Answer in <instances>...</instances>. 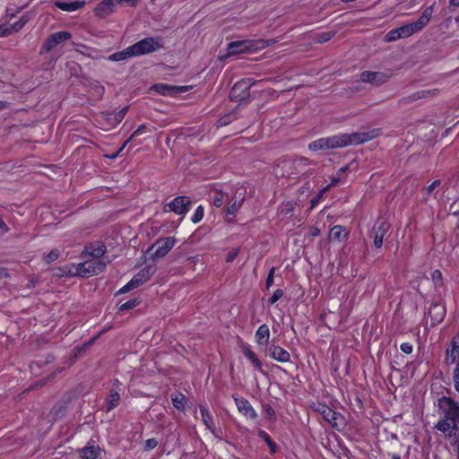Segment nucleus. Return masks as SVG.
<instances>
[{"instance_id": "20", "label": "nucleus", "mask_w": 459, "mask_h": 459, "mask_svg": "<svg viewBox=\"0 0 459 459\" xmlns=\"http://www.w3.org/2000/svg\"><path fill=\"white\" fill-rule=\"evenodd\" d=\"M432 13H433V6L432 5H430L425 9L422 15L417 20V22L411 23L415 31L420 30L423 27H425L429 23Z\"/></svg>"}, {"instance_id": "33", "label": "nucleus", "mask_w": 459, "mask_h": 459, "mask_svg": "<svg viewBox=\"0 0 459 459\" xmlns=\"http://www.w3.org/2000/svg\"><path fill=\"white\" fill-rule=\"evenodd\" d=\"M29 19L27 16H22L16 22H14L11 27H8L13 31H18L23 28V26L28 22Z\"/></svg>"}, {"instance_id": "31", "label": "nucleus", "mask_w": 459, "mask_h": 459, "mask_svg": "<svg viewBox=\"0 0 459 459\" xmlns=\"http://www.w3.org/2000/svg\"><path fill=\"white\" fill-rule=\"evenodd\" d=\"M153 89L156 92L162 94V95H171L175 89L173 87H170L167 84L159 83L153 86Z\"/></svg>"}, {"instance_id": "56", "label": "nucleus", "mask_w": 459, "mask_h": 459, "mask_svg": "<svg viewBox=\"0 0 459 459\" xmlns=\"http://www.w3.org/2000/svg\"><path fill=\"white\" fill-rule=\"evenodd\" d=\"M427 93H431V94H435L436 93V90H433V91H427ZM427 94H426V91H421V92H418V98H424L426 97Z\"/></svg>"}, {"instance_id": "3", "label": "nucleus", "mask_w": 459, "mask_h": 459, "mask_svg": "<svg viewBox=\"0 0 459 459\" xmlns=\"http://www.w3.org/2000/svg\"><path fill=\"white\" fill-rule=\"evenodd\" d=\"M438 406L444 417L459 424V405L450 397H442Z\"/></svg>"}, {"instance_id": "42", "label": "nucleus", "mask_w": 459, "mask_h": 459, "mask_svg": "<svg viewBox=\"0 0 459 459\" xmlns=\"http://www.w3.org/2000/svg\"><path fill=\"white\" fill-rule=\"evenodd\" d=\"M242 204V201H235L231 205L228 207L227 213L234 215Z\"/></svg>"}, {"instance_id": "61", "label": "nucleus", "mask_w": 459, "mask_h": 459, "mask_svg": "<svg viewBox=\"0 0 459 459\" xmlns=\"http://www.w3.org/2000/svg\"><path fill=\"white\" fill-rule=\"evenodd\" d=\"M338 181H339V178H333V179H332L331 184H330V185H328V186H333V185L337 184V182H338Z\"/></svg>"}, {"instance_id": "64", "label": "nucleus", "mask_w": 459, "mask_h": 459, "mask_svg": "<svg viewBox=\"0 0 459 459\" xmlns=\"http://www.w3.org/2000/svg\"><path fill=\"white\" fill-rule=\"evenodd\" d=\"M345 170H346V168H342V169H340L339 173H343Z\"/></svg>"}, {"instance_id": "43", "label": "nucleus", "mask_w": 459, "mask_h": 459, "mask_svg": "<svg viewBox=\"0 0 459 459\" xmlns=\"http://www.w3.org/2000/svg\"><path fill=\"white\" fill-rule=\"evenodd\" d=\"M431 278L436 285L440 286L442 284V273L439 270H435L431 274Z\"/></svg>"}, {"instance_id": "21", "label": "nucleus", "mask_w": 459, "mask_h": 459, "mask_svg": "<svg viewBox=\"0 0 459 459\" xmlns=\"http://www.w3.org/2000/svg\"><path fill=\"white\" fill-rule=\"evenodd\" d=\"M200 413L202 417V420L205 427L214 435L216 436V429L213 423V419L208 409L205 406H200Z\"/></svg>"}, {"instance_id": "59", "label": "nucleus", "mask_w": 459, "mask_h": 459, "mask_svg": "<svg viewBox=\"0 0 459 459\" xmlns=\"http://www.w3.org/2000/svg\"><path fill=\"white\" fill-rule=\"evenodd\" d=\"M0 230H2L3 231L6 230V226H5L4 222L2 221H0Z\"/></svg>"}, {"instance_id": "7", "label": "nucleus", "mask_w": 459, "mask_h": 459, "mask_svg": "<svg viewBox=\"0 0 459 459\" xmlns=\"http://www.w3.org/2000/svg\"><path fill=\"white\" fill-rule=\"evenodd\" d=\"M390 76L389 73L366 71L361 73L360 80L373 85H380L387 82Z\"/></svg>"}, {"instance_id": "37", "label": "nucleus", "mask_w": 459, "mask_h": 459, "mask_svg": "<svg viewBox=\"0 0 459 459\" xmlns=\"http://www.w3.org/2000/svg\"><path fill=\"white\" fill-rule=\"evenodd\" d=\"M323 416L325 420L330 423H333L336 420V413L330 408H326L324 410Z\"/></svg>"}, {"instance_id": "14", "label": "nucleus", "mask_w": 459, "mask_h": 459, "mask_svg": "<svg viewBox=\"0 0 459 459\" xmlns=\"http://www.w3.org/2000/svg\"><path fill=\"white\" fill-rule=\"evenodd\" d=\"M270 356L276 361L285 363L290 359V354L285 349L278 345H273L269 349Z\"/></svg>"}, {"instance_id": "35", "label": "nucleus", "mask_w": 459, "mask_h": 459, "mask_svg": "<svg viewBox=\"0 0 459 459\" xmlns=\"http://www.w3.org/2000/svg\"><path fill=\"white\" fill-rule=\"evenodd\" d=\"M224 202V195L222 192H216L212 199V204L215 207H221Z\"/></svg>"}, {"instance_id": "10", "label": "nucleus", "mask_w": 459, "mask_h": 459, "mask_svg": "<svg viewBox=\"0 0 459 459\" xmlns=\"http://www.w3.org/2000/svg\"><path fill=\"white\" fill-rule=\"evenodd\" d=\"M436 428L446 437L455 436L459 424L444 417L437 423Z\"/></svg>"}, {"instance_id": "23", "label": "nucleus", "mask_w": 459, "mask_h": 459, "mask_svg": "<svg viewBox=\"0 0 459 459\" xmlns=\"http://www.w3.org/2000/svg\"><path fill=\"white\" fill-rule=\"evenodd\" d=\"M87 267H89V263H87V261L78 264H73L69 268L68 273L81 277H90L91 273H88L89 269Z\"/></svg>"}, {"instance_id": "38", "label": "nucleus", "mask_w": 459, "mask_h": 459, "mask_svg": "<svg viewBox=\"0 0 459 459\" xmlns=\"http://www.w3.org/2000/svg\"><path fill=\"white\" fill-rule=\"evenodd\" d=\"M139 303H140V301L138 299H130V300L121 304L120 307H119V310H126V309L134 308Z\"/></svg>"}, {"instance_id": "30", "label": "nucleus", "mask_w": 459, "mask_h": 459, "mask_svg": "<svg viewBox=\"0 0 459 459\" xmlns=\"http://www.w3.org/2000/svg\"><path fill=\"white\" fill-rule=\"evenodd\" d=\"M397 30L399 31V35H400L401 39L410 37L414 32H416L411 23L401 26V27L397 28Z\"/></svg>"}, {"instance_id": "26", "label": "nucleus", "mask_w": 459, "mask_h": 459, "mask_svg": "<svg viewBox=\"0 0 459 459\" xmlns=\"http://www.w3.org/2000/svg\"><path fill=\"white\" fill-rule=\"evenodd\" d=\"M132 56H134V55H133V51L131 50V46H129L128 48H126V49H124L122 51L116 52V53L110 55L108 59L109 61L118 62V61L126 60Z\"/></svg>"}, {"instance_id": "18", "label": "nucleus", "mask_w": 459, "mask_h": 459, "mask_svg": "<svg viewBox=\"0 0 459 459\" xmlns=\"http://www.w3.org/2000/svg\"><path fill=\"white\" fill-rule=\"evenodd\" d=\"M459 359V333L454 337L451 348L446 352L447 363L454 364Z\"/></svg>"}, {"instance_id": "11", "label": "nucleus", "mask_w": 459, "mask_h": 459, "mask_svg": "<svg viewBox=\"0 0 459 459\" xmlns=\"http://www.w3.org/2000/svg\"><path fill=\"white\" fill-rule=\"evenodd\" d=\"M115 0H103L94 9L95 15L105 18L113 13L117 8Z\"/></svg>"}, {"instance_id": "16", "label": "nucleus", "mask_w": 459, "mask_h": 459, "mask_svg": "<svg viewBox=\"0 0 459 459\" xmlns=\"http://www.w3.org/2000/svg\"><path fill=\"white\" fill-rule=\"evenodd\" d=\"M84 252L94 258H100L105 254L106 247L101 242H95L86 246Z\"/></svg>"}, {"instance_id": "17", "label": "nucleus", "mask_w": 459, "mask_h": 459, "mask_svg": "<svg viewBox=\"0 0 459 459\" xmlns=\"http://www.w3.org/2000/svg\"><path fill=\"white\" fill-rule=\"evenodd\" d=\"M258 345H267L270 339V329L266 324L261 325L255 334Z\"/></svg>"}, {"instance_id": "51", "label": "nucleus", "mask_w": 459, "mask_h": 459, "mask_svg": "<svg viewBox=\"0 0 459 459\" xmlns=\"http://www.w3.org/2000/svg\"><path fill=\"white\" fill-rule=\"evenodd\" d=\"M135 289V287L134 286V284L132 283V281H130L129 282H127L125 286H123L118 293H126V292H128L132 290Z\"/></svg>"}, {"instance_id": "62", "label": "nucleus", "mask_w": 459, "mask_h": 459, "mask_svg": "<svg viewBox=\"0 0 459 459\" xmlns=\"http://www.w3.org/2000/svg\"><path fill=\"white\" fill-rule=\"evenodd\" d=\"M6 106H7L6 102L0 101V109L6 108Z\"/></svg>"}, {"instance_id": "46", "label": "nucleus", "mask_w": 459, "mask_h": 459, "mask_svg": "<svg viewBox=\"0 0 459 459\" xmlns=\"http://www.w3.org/2000/svg\"><path fill=\"white\" fill-rule=\"evenodd\" d=\"M238 254H239V248L231 249L226 256V262L227 263L232 262L238 256Z\"/></svg>"}, {"instance_id": "44", "label": "nucleus", "mask_w": 459, "mask_h": 459, "mask_svg": "<svg viewBox=\"0 0 459 459\" xmlns=\"http://www.w3.org/2000/svg\"><path fill=\"white\" fill-rule=\"evenodd\" d=\"M274 272H275L274 267H272L271 270L269 271V273H268V276L266 279V282H265L267 289L271 288L274 282Z\"/></svg>"}, {"instance_id": "32", "label": "nucleus", "mask_w": 459, "mask_h": 459, "mask_svg": "<svg viewBox=\"0 0 459 459\" xmlns=\"http://www.w3.org/2000/svg\"><path fill=\"white\" fill-rule=\"evenodd\" d=\"M172 403L175 408L182 410L185 407L186 398L183 394H176L172 396Z\"/></svg>"}, {"instance_id": "39", "label": "nucleus", "mask_w": 459, "mask_h": 459, "mask_svg": "<svg viewBox=\"0 0 459 459\" xmlns=\"http://www.w3.org/2000/svg\"><path fill=\"white\" fill-rule=\"evenodd\" d=\"M59 257V251L57 249H53L49 253H48L44 259L48 264H50L56 261Z\"/></svg>"}, {"instance_id": "48", "label": "nucleus", "mask_w": 459, "mask_h": 459, "mask_svg": "<svg viewBox=\"0 0 459 459\" xmlns=\"http://www.w3.org/2000/svg\"><path fill=\"white\" fill-rule=\"evenodd\" d=\"M441 185L440 180L437 179L434 180L428 187H427V193L428 195H431L437 188H438Z\"/></svg>"}, {"instance_id": "53", "label": "nucleus", "mask_w": 459, "mask_h": 459, "mask_svg": "<svg viewBox=\"0 0 459 459\" xmlns=\"http://www.w3.org/2000/svg\"><path fill=\"white\" fill-rule=\"evenodd\" d=\"M328 188H329V186H326L325 187H324V188L321 190L320 194H319L316 198H314V199L311 201V203H312V206H315V205H316V204H317V203H318L319 199H320V198L322 197V195H324V194L328 190Z\"/></svg>"}, {"instance_id": "40", "label": "nucleus", "mask_w": 459, "mask_h": 459, "mask_svg": "<svg viewBox=\"0 0 459 459\" xmlns=\"http://www.w3.org/2000/svg\"><path fill=\"white\" fill-rule=\"evenodd\" d=\"M282 296H283V290L281 289H277L276 290H274L272 297L269 299V303L271 305L275 304Z\"/></svg>"}, {"instance_id": "13", "label": "nucleus", "mask_w": 459, "mask_h": 459, "mask_svg": "<svg viewBox=\"0 0 459 459\" xmlns=\"http://www.w3.org/2000/svg\"><path fill=\"white\" fill-rule=\"evenodd\" d=\"M53 4L56 7L59 8L62 11L74 12L76 10L82 8L86 4V2L83 0H75L70 2L56 0L53 2Z\"/></svg>"}, {"instance_id": "2", "label": "nucleus", "mask_w": 459, "mask_h": 459, "mask_svg": "<svg viewBox=\"0 0 459 459\" xmlns=\"http://www.w3.org/2000/svg\"><path fill=\"white\" fill-rule=\"evenodd\" d=\"M162 48V40L159 38H145L131 46L134 56L154 52Z\"/></svg>"}, {"instance_id": "63", "label": "nucleus", "mask_w": 459, "mask_h": 459, "mask_svg": "<svg viewBox=\"0 0 459 459\" xmlns=\"http://www.w3.org/2000/svg\"><path fill=\"white\" fill-rule=\"evenodd\" d=\"M331 37H332V36H331L330 34H328V35H327V37L323 38L322 39H320V41H327L328 39H331Z\"/></svg>"}, {"instance_id": "29", "label": "nucleus", "mask_w": 459, "mask_h": 459, "mask_svg": "<svg viewBox=\"0 0 459 459\" xmlns=\"http://www.w3.org/2000/svg\"><path fill=\"white\" fill-rule=\"evenodd\" d=\"M257 435L259 437L264 440V442L268 445L270 448V453L274 454L276 452L277 446L270 437V436L263 429H259L257 431Z\"/></svg>"}, {"instance_id": "55", "label": "nucleus", "mask_w": 459, "mask_h": 459, "mask_svg": "<svg viewBox=\"0 0 459 459\" xmlns=\"http://www.w3.org/2000/svg\"><path fill=\"white\" fill-rule=\"evenodd\" d=\"M308 235L311 237H317L320 235V230L317 227H313L310 229Z\"/></svg>"}, {"instance_id": "34", "label": "nucleus", "mask_w": 459, "mask_h": 459, "mask_svg": "<svg viewBox=\"0 0 459 459\" xmlns=\"http://www.w3.org/2000/svg\"><path fill=\"white\" fill-rule=\"evenodd\" d=\"M204 209L202 205H199L198 207H196L194 214L191 217L192 222L198 223L199 221H201L202 219L204 218Z\"/></svg>"}, {"instance_id": "57", "label": "nucleus", "mask_w": 459, "mask_h": 459, "mask_svg": "<svg viewBox=\"0 0 459 459\" xmlns=\"http://www.w3.org/2000/svg\"><path fill=\"white\" fill-rule=\"evenodd\" d=\"M265 413L270 418L274 417V411L272 408H267Z\"/></svg>"}, {"instance_id": "58", "label": "nucleus", "mask_w": 459, "mask_h": 459, "mask_svg": "<svg viewBox=\"0 0 459 459\" xmlns=\"http://www.w3.org/2000/svg\"><path fill=\"white\" fill-rule=\"evenodd\" d=\"M451 5L459 6V0H450Z\"/></svg>"}, {"instance_id": "4", "label": "nucleus", "mask_w": 459, "mask_h": 459, "mask_svg": "<svg viewBox=\"0 0 459 459\" xmlns=\"http://www.w3.org/2000/svg\"><path fill=\"white\" fill-rule=\"evenodd\" d=\"M176 238L173 237L159 238L149 250H153L154 258L164 257L175 246Z\"/></svg>"}, {"instance_id": "45", "label": "nucleus", "mask_w": 459, "mask_h": 459, "mask_svg": "<svg viewBox=\"0 0 459 459\" xmlns=\"http://www.w3.org/2000/svg\"><path fill=\"white\" fill-rule=\"evenodd\" d=\"M453 379H454L455 388L459 393V362L457 363V365L454 370Z\"/></svg>"}, {"instance_id": "24", "label": "nucleus", "mask_w": 459, "mask_h": 459, "mask_svg": "<svg viewBox=\"0 0 459 459\" xmlns=\"http://www.w3.org/2000/svg\"><path fill=\"white\" fill-rule=\"evenodd\" d=\"M348 233L342 226H333L329 231V239L333 241H342L346 238Z\"/></svg>"}, {"instance_id": "9", "label": "nucleus", "mask_w": 459, "mask_h": 459, "mask_svg": "<svg viewBox=\"0 0 459 459\" xmlns=\"http://www.w3.org/2000/svg\"><path fill=\"white\" fill-rule=\"evenodd\" d=\"M71 33L68 31H58L51 34L44 44V48L47 51L52 50L57 45L65 42V40L71 39Z\"/></svg>"}, {"instance_id": "19", "label": "nucleus", "mask_w": 459, "mask_h": 459, "mask_svg": "<svg viewBox=\"0 0 459 459\" xmlns=\"http://www.w3.org/2000/svg\"><path fill=\"white\" fill-rule=\"evenodd\" d=\"M241 351L253 366L256 369L261 370L263 366L262 361L256 357L255 352L251 350V347L248 344L244 343L241 345Z\"/></svg>"}, {"instance_id": "15", "label": "nucleus", "mask_w": 459, "mask_h": 459, "mask_svg": "<svg viewBox=\"0 0 459 459\" xmlns=\"http://www.w3.org/2000/svg\"><path fill=\"white\" fill-rule=\"evenodd\" d=\"M251 48V42L247 40L234 41L228 45L229 55H238L247 52Z\"/></svg>"}, {"instance_id": "12", "label": "nucleus", "mask_w": 459, "mask_h": 459, "mask_svg": "<svg viewBox=\"0 0 459 459\" xmlns=\"http://www.w3.org/2000/svg\"><path fill=\"white\" fill-rule=\"evenodd\" d=\"M154 273L155 269L152 266H146L143 268L136 275H134L131 281L136 289L149 281Z\"/></svg>"}, {"instance_id": "6", "label": "nucleus", "mask_w": 459, "mask_h": 459, "mask_svg": "<svg viewBox=\"0 0 459 459\" xmlns=\"http://www.w3.org/2000/svg\"><path fill=\"white\" fill-rule=\"evenodd\" d=\"M190 200L186 196H178L174 198L169 204H166V211H172L178 215L186 214L190 205Z\"/></svg>"}, {"instance_id": "60", "label": "nucleus", "mask_w": 459, "mask_h": 459, "mask_svg": "<svg viewBox=\"0 0 459 459\" xmlns=\"http://www.w3.org/2000/svg\"><path fill=\"white\" fill-rule=\"evenodd\" d=\"M433 308H434V309H440V310H441V311H440V316H440V318H442V317H443V316H444L443 308H442V307H439L438 306H434V307H433Z\"/></svg>"}, {"instance_id": "36", "label": "nucleus", "mask_w": 459, "mask_h": 459, "mask_svg": "<svg viewBox=\"0 0 459 459\" xmlns=\"http://www.w3.org/2000/svg\"><path fill=\"white\" fill-rule=\"evenodd\" d=\"M120 399V395L117 392H112L110 394V400L108 402V410L114 409Z\"/></svg>"}, {"instance_id": "47", "label": "nucleus", "mask_w": 459, "mask_h": 459, "mask_svg": "<svg viewBox=\"0 0 459 459\" xmlns=\"http://www.w3.org/2000/svg\"><path fill=\"white\" fill-rule=\"evenodd\" d=\"M115 1L117 4V6H121V5L134 6L139 2V0H115Z\"/></svg>"}, {"instance_id": "28", "label": "nucleus", "mask_w": 459, "mask_h": 459, "mask_svg": "<svg viewBox=\"0 0 459 459\" xmlns=\"http://www.w3.org/2000/svg\"><path fill=\"white\" fill-rule=\"evenodd\" d=\"M142 132H143V127H142V126L138 127V128L134 132V134L131 135V137L122 144V146L119 148V150H118L117 152H115V153H113V154H110V155H106V157H107L108 159H109V160H115V159H117V158L119 156V154L122 152V151L126 147V145H127V144H128V143L131 141V139H132L133 137L136 136V135L141 134H142Z\"/></svg>"}, {"instance_id": "22", "label": "nucleus", "mask_w": 459, "mask_h": 459, "mask_svg": "<svg viewBox=\"0 0 459 459\" xmlns=\"http://www.w3.org/2000/svg\"><path fill=\"white\" fill-rule=\"evenodd\" d=\"M388 230V226L385 222L379 223V225L375 228V236H374V246L377 248H379L383 245L384 237Z\"/></svg>"}, {"instance_id": "1", "label": "nucleus", "mask_w": 459, "mask_h": 459, "mask_svg": "<svg viewBox=\"0 0 459 459\" xmlns=\"http://www.w3.org/2000/svg\"><path fill=\"white\" fill-rule=\"evenodd\" d=\"M378 135V129L368 132L332 135L313 141L308 144V149L312 152H317L342 148L352 144L363 143Z\"/></svg>"}, {"instance_id": "27", "label": "nucleus", "mask_w": 459, "mask_h": 459, "mask_svg": "<svg viewBox=\"0 0 459 459\" xmlns=\"http://www.w3.org/2000/svg\"><path fill=\"white\" fill-rule=\"evenodd\" d=\"M99 448L96 446H85L80 452L82 459H96L99 455Z\"/></svg>"}, {"instance_id": "50", "label": "nucleus", "mask_w": 459, "mask_h": 459, "mask_svg": "<svg viewBox=\"0 0 459 459\" xmlns=\"http://www.w3.org/2000/svg\"><path fill=\"white\" fill-rule=\"evenodd\" d=\"M158 445V441L155 438H149L145 441V449L152 450Z\"/></svg>"}, {"instance_id": "25", "label": "nucleus", "mask_w": 459, "mask_h": 459, "mask_svg": "<svg viewBox=\"0 0 459 459\" xmlns=\"http://www.w3.org/2000/svg\"><path fill=\"white\" fill-rule=\"evenodd\" d=\"M87 263H89V267H87L89 269L88 273H91V276L99 274L106 267V263L101 260L91 259L87 260Z\"/></svg>"}, {"instance_id": "41", "label": "nucleus", "mask_w": 459, "mask_h": 459, "mask_svg": "<svg viewBox=\"0 0 459 459\" xmlns=\"http://www.w3.org/2000/svg\"><path fill=\"white\" fill-rule=\"evenodd\" d=\"M401 39L400 35H399V31L396 29H394V30H391L386 35H385V40L386 41H394V40H396V39Z\"/></svg>"}, {"instance_id": "5", "label": "nucleus", "mask_w": 459, "mask_h": 459, "mask_svg": "<svg viewBox=\"0 0 459 459\" xmlns=\"http://www.w3.org/2000/svg\"><path fill=\"white\" fill-rule=\"evenodd\" d=\"M250 85L249 79H245L235 83L230 93V99L237 101H242L247 99L249 96L248 89Z\"/></svg>"}, {"instance_id": "49", "label": "nucleus", "mask_w": 459, "mask_h": 459, "mask_svg": "<svg viewBox=\"0 0 459 459\" xmlns=\"http://www.w3.org/2000/svg\"><path fill=\"white\" fill-rule=\"evenodd\" d=\"M400 349L403 352L410 354L413 351V347L410 342H403L401 344Z\"/></svg>"}, {"instance_id": "52", "label": "nucleus", "mask_w": 459, "mask_h": 459, "mask_svg": "<svg viewBox=\"0 0 459 459\" xmlns=\"http://www.w3.org/2000/svg\"><path fill=\"white\" fill-rule=\"evenodd\" d=\"M127 111V108H122L117 115H116V123L118 124L125 117L126 113Z\"/></svg>"}, {"instance_id": "8", "label": "nucleus", "mask_w": 459, "mask_h": 459, "mask_svg": "<svg viewBox=\"0 0 459 459\" xmlns=\"http://www.w3.org/2000/svg\"><path fill=\"white\" fill-rule=\"evenodd\" d=\"M235 404L238 411L247 419L255 420L258 415L251 403L243 397H234Z\"/></svg>"}, {"instance_id": "54", "label": "nucleus", "mask_w": 459, "mask_h": 459, "mask_svg": "<svg viewBox=\"0 0 459 459\" xmlns=\"http://www.w3.org/2000/svg\"><path fill=\"white\" fill-rule=\"evenodd\" d=\"M11 34V30L8 26L0 25V37H6Z\"/></svg>"}]
</instances>
